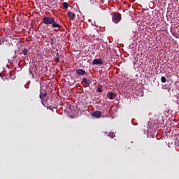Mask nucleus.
Listing matches in <instances>:
<instances>
[{
	"mask_svg": "<svg viewBox=\"0 0 179 179\" xmlns=\"http://www.w3.org/2000/svg\"><path fill=\"white\" fill-rule=\"evenodd\" d=\"M22 54H23V55H27V54H29V49L24 48L22 50Z\"/></svg>",
	"mask_w": 179,
	"mask_h": 179,
	"instance_id": "nucleus-12",
	"label": "nucleus"
},
{
	"mask_svg": "<svg viewBox=\"0 0 179 179\" xmlns=\"http://www.w3.org/2000/svg\"><path fill=\"white\" fill-rule=\"evenodd\" d=\"M41 90H43V88H41L39 99H41V101L42 104L44 106V98L47 97V92L44 91L43 92Z\"/></svg>",
	"mask_w": 179,
	"mask_h": 179,
	"instance_id": "nucleus-3",
	"label": "nucleus"
},
{
	"mask_svg": "<svg viewBox=\"0 0 179 179\" xmlns=\"http://www.w3.org/2000/svg\"><path fill=\"white\" fill-rule=\"evenodd\" d=\"M76 74L79 75L80 76H83V75H86V71L82 69H78L76 71Z\"/></svg>",
	"mask_w": 179,
	"mask_h": 179,
	"instance_id": "nucleus-5",
	"label": "nucleus"
},
{
	"mask_svg": "<svg viewBox=\"0 0 179 179\" xmlns=\"http://www.w3.org/2000/svg\"><path fill=\"white\" fill-rule=\"evenodd\" d=\"M161 81L162 82V83H166V82H167V79H166V77L162 76L161 78Z\"/></svg>",
	"mask_w": 179,
	"mask_h": 179,
	"instance_id": "nucleus-15",
	"label": "nucleus"
},
{
	"mask_svg": "<svg viewBox=\"0 0 179 179\" xmlns=\"http://www.w3.org/2000/svg\"><path fill=\"white\" fill-rule=\"evenodd\" d=\"M69 5H68V3L64 2L63 3V8H64V9H68Z\"/></svg>",
	"mask_w": 179,
	"mask_h": 179,
	"instance_id": "nucleus-14",
	"label": "nucleus"
},
{
	"mask_svg": "<svg viewBox=\"0 0 179 179\" xmlns=\"http://www.w3.org/2000/svg\"><path fill=\"white\" fill-rule=\"evenodd\" d=\"M103 64L101 59H95L92 62V65H103Z\"/></svg>",
	"mask_w": 179,
	"mask_h": 179,
	"instance_id": "nucleus-6",
	"label": "nucleus"
},
{
	"mask_svg": "<svg viewBox=\"0 0 179 179\" xmlns=\"http://www.w3.org/2000/svg\"><path fill=\"white\" fill-rule=\"evenodd\" d=\"M61 55H59V52L56 53V58H55V62H57V64H58V62H59V58H60Z\"/></svg>",
	"mask_w": 179,
	"mask_h": 179,
	"instance_id": "nucleus-11",
	"label": "nucleus"
},
{
	"mask_svg": "<svg viewBox=\"0 0 179 179\" xmlns=\"http://www.w3.org/2000/svg\"><path fill=\"white\" fill-rule=\"evenodd\" d=\"M82 83H85V85H90L92 83V81L87 80V78H83L82 79Z\"/></svg>",
	"mask_w": 179,
	"mask_h": 179,
	"instance_id": "nucleus-10",
	"label": "nucleus"
},
{
	"mask_svg": "<svg viewBox=\"0 0 179 179\" xmlns=\"http://www.w3.org/2000/svg\"><path fill=\"white\" fill-rule=\"evenodd\" d=\"M55 20V19H54V17H47V16H45L42 18L43 24H46V25L51 24L52 23H54Z\"/></svg>",
	"mask_w": 179,
	"mask_h": 179,
	"instance_id": "nucleus-1",
	"label": "nucleus"
},
{
	"mask_svg": "<svg viewBox=\"0 0 179 179\" xmlns=\"http://www.w3.org/2000/svg\"><path fill=\"white\" fill-rule=\"evenodd\" d=\"M112 20L114 22V23H120V22H121V13H113Z\"/></svg>",
	"mask_w": 179,
	"mask_h": 179,
	"instance_id": "nucleus-2",
	"label": "nucleus"
},
{
	"mask_svg": "<svg viewBox=\"0 0 179 179\" xmlns=\"http://www.w3.org/2000/svg\"><path fill=\"white\" fill-rule=\"evenodd\" d=\"M108 136L112 139L115 138V134H114V132H109Z\"/></svg>",
	"mask_w": 179,
	"mask_h": 179,
	"instance_id": "nucleus-13",
	"label": "nucleus"
},
{
	"mask_svg": "<svg viewBox=\"0 0 179 179\" xmlns=\"http://www.w3.org/2000/svg\"><path fill=\"white\" fill-rule=\"evenodd\" d=\"M50 24H52V29H57V27H58V28L61 27V24H57V22H55V20H54L53 22Z\"/></svg>",
	"mask_w": 179,
	"mask_h": 179,
	"instance_id": "nucleus-9",
	"label": "nucleus"
},
{
	"mask_svg": "<svg viewBox=\"0 0 179 179\" xmlns=\"http://www.w3.org/2000/svg\"><path fill=\"white\" fill-rule=\"evenodd\" d=\"M68 16L70 17V20H75L76 15L75 13L69 11L67 13Z\"/></svg>",
	"mask_w": 179,
	"mask_h": 179,
	"instance_id": "nucleus-7",
	"label": "nucleus"
},
{
	"mask_svg": "<svg viewBox=\"0 0 179 179\" xmlns=\"http://www.w3.org/2000/svg\"><path fill=\"white\" fill-rule=\"evenodd\" d=\"M91 115L92 117H95V118H101V115H103V113L100 110L94 111Z\"/></svg>",
	"mask_w": 179,
	"mask_h": 179,
	"instance_id": "nucleus-4",
	"label": "nucleus"
},
{
	"mask_svg": "<svg viewBox=\"0 0 179 179\" xmlns=\"http://www.w3.org/2000/svg\"><path fill=\"white\" fill-rule=\"evenodd\" d=\"M101 87H103V85H99L98 90H97L99 93H101V92H103V90H101Z\"/></svg>",
	"mask_w": 179,
	"mask_h": 179,
	"instance_id": "nucleus-16",
	"label": "nucleus"
},
{
	"mask_svg": "<svg viewBox=\"0 0 179 179\" xmlns=\"http://www.w3.org/2000/svg\"><path fill=\"white\" fill-rule=\"evenodd\" d=\"M108 97L110 100H114L117 97V94L113 92H110L108 95Z\"/></svg>",
	"mask_w": 179,
	"mask_h": 179,
	"instance_id": "nucleus-8",
	"label": "nucleus"
}]
</instances>
